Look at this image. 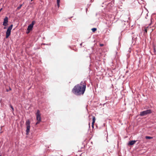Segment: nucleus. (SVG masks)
Wrapping results in <instances>:
<instances>
[{
    "instance_id": "nucleus-8",
    "label": "nucleus",
    "mask_w": 156,
    "mask_h": 156,
    "mask_svg": "<svg viewBox=\"0 0 156 156\" xmlns=\"http://www.w3.org/2000/svg\"><path fill=\"white\" fill-rule=\"evenodd\" d=\"M136 142V140H132L129 142L128 145H132L134 144Z\"/></svg>"
},
{
    "instance_id": "nucleus-17",
    "label": "nucleus",
    "mask_w": 156,
    "mask_h": 156,
    "mask_svg": "<svg viewBox=\"0 0 156 156\" xmlns=\"http://www.w3.org/2000/svg\"><path fill=\"white\" fill-rule=\"evenodd\" d=\"M30 31H28L27 32V34H28L30 32Z\"/></svg>"
},
{
    "instance_id": "nucleus-23",
    "label": "nucleus",
    "mask_w": 156,
    "mask_h": 156,
    "mask_svg": "<svg viewBox=\"0 0 156 156\" xmlns=\"http://www.w3.org/2000/svg\"><path fill=\"white\" fill-rule=\"evenodd\" d=\"M1 12V11H0V12Z\"/></svg>"
},
{
    "instance_id": "nucleus-19",
    "label": "nucleus",
    "mask_w": 156,
    "mask_h": 156,
    "mask_svg": "<svg viewBox=\"0 0 156 156\" xmlns=\"http://www.w3.org/2000/svg\"><path fill=\"white\" fill-rule=\"evenodd\" d=\"M9 90H11V89L10 87H9Z\"/></svg>"
},
{
    "instance_id": "nucleus-5",
    "label": "nucleus",
    "mask_w": 156,
    "mask_h": 156,
    "mask_svg": "<svg viewBox=\"0 0 156 156\" xmlns=\"http://www.w3.org/2000/svg\"><path fill=\"white\" fill-rule=\"evenodd\" d=\"M26 125L27 126L26 132L27 134L28 135L30 132V121L29 120H27L26 122Z\"/></svg>"
},
{
    "instance_id": "nucleus-9",
    "label": "nucleus",
    "mask_w": 156,
    "mask_h": 156,
    "mask_svg": "<svg viewBox=\"0 0 156 156\" xmlns=\"http://www.w3.org/2000/svg\"><path fill=\"white\" fill-rule=\"evenodd\" d=\"M92 127L93 128H94V123L95 122V117L94 116H93L92 117Z\"/></svg>"
},
{
    "instance_id": "nucleus-16",
    "label": "nucleus",
    "mask_w": 156,
    "mask_h": 156,
    "mask_svg": "<svg viewBox=\"0 0 156 156\" xmlns=\"http://www.w3.org/2000/svg\"><path fill=\"white\" fill-rule=\"evenodd\" d=\"M100 46L102 47L104 45V44H100Z\"/></svg>"
},
{
    "instance_id": "nucleus-6",
    "label": "nucleus",
    "mask_w": 156,
    "mask_h": 156,
    "mask_svg": "<svg viewBox=\"0 0 156 156\" xmlns=\"http://www.w3.org/2000/svg\"><path fill=\"white\" fill-rule=\"evenodd\" d=\"M35 21H33L32 22V23L29 25L28 27L27 30L28 31H30L31 30H32V28L33 27L34 25L35 24Z\"/></svg>"
},
{
    "instance_id": "nucleus-14",
    "label": "nucleus",
    "mask_w": 156,
    "mask_h": 156,
    "mask_svg": "<svg viewBox=\"0 0 156 156\" xmlns=\"http://www.w3.org/2000/svg\"><path fill=\"white\" fill-rule=\"evenodd\" d=\"M10 106L12 110V111L13 112L14 111V110L13 108V107L11 105H10Z\"/></svg>"
},
{
    "instance_id": "nucleus-4",
    "label": "nucleus",
    "mask_w": 156,
    "mask_h": 156,
    "mask_svg": "<svg viewBox=\"0 0 156 156\" xmlns=\"http://www.w3.org/2000/svg\"><path fill=\"white\" fill-rule=\"evenodd\" d=\"M152 112V111L151 109L147 110L140 112V115L141 116L145 115L148 114H149Z\"/></svg>"
},
{
    "instance_id": "nucleus-2",
    "label": "nucleus",
    "mask_w": 156,
    "mask_h": 156,
    "mask_svg": "<svg viewBox=\"0 0 156 156\" xmlns=\"http://www.w3.org/2000/svg\"><path fill=\"white\" fill-rule=\"evenodd\" d=\"M36 119L37 122L36 123V125H37L40 123L41 121V114L40 113V111L39 110H37L36 113Z\"/></svg>"
},
{
    "instance_id": "nucleus-20",
    "label": "nucleus",
    "mask_w": 156,
    "mask_h": 156,
    "mask_svg": "<svg viewBox=\"0 0 156 156\" xmlns=\"http://www.w3.org/2000/svg\"><path fill=\"white\" fill-rule=\"evenodd\" d=\"M4 28V29H6V27H5Z\"/></svg>"
},
{
    "instance_id": "nucleus-13",
    "label": "nucleus",
    "mask_w": 156,
    "mask_h": 156,
    "mask_svg": "<svg viewBox=\"0 0 156 156\" xmlns=\"http://www.w3.org/2000/svg\"><path fill=\"white\" fill-rule=\"evenodd\" d=\"M91 30H92L93 32H94L97 30V29L96 28H93L91 29Z\"/></svg>"
},
{
    "instance_id": "nucleus-7",
    "label": "nucleus",
    "mask_w": 156,
    "mask_h": 156,
    "mask_svg": "<svg viewBox=\"0 0 156 156\" xmlns=\"http://www.w3.org/2000/svg\"><path fill=\"white\" fill-rule=\"evenodd\" d=\"M8 17H6L4 19V21L3 23V25L5 26H7L8 24Z\"/></svg>"
},
{
    "instance_id": "nucleus-3",
    "label": "nucleus",
    "mask_w": 156,
    "mask_h": 156,
    "mask_svg": "<svg viewBox=\"0 0 156 156\" xmlns=\"http://www.w3.org/2000/svg\"><path fill=\"white\" fill-rule=\"evenodd\" d=\"M13 27V25H11L7 29L6 32V38H7L10 35L11 31Z\"/></svg>"
},
{
    "instance_id": "nucleus-11",
    "label": "nucleus",
    "mask_w": 156,
    "mask_h": 156,
    "mask_svg": "<svg viewBox=\"0 0 156 156\" xmlns=\"http://www.w3.org/2000/svg\"><path fill=\"white\" fill-rule=\"evenodd\" d=\"M60 0H57V4L58 7H59V6Z\"/></svg>"
},
{
    "instance_id": "nucleus-22",
    "label": "nucleus",
    "mask_w": 156,
    "mask_h": 156,
    "mask_svg": "<svg viewBox=\"0 0 156 156\" xmlns=\"http://www.w3.org/2000/svg\"><path fill=\"white\" fill-rule=\"evenodd\" d=\"M0 156H2L1 155H0Z\"/></svg>"
},
{
    "instance_id": "nucleus-18",
    "label": "nucleus",
    "mask_w": 156,
    "mask_h": 156,
    "mask_svg": "<svg viewBox=\"0 0 156 156\" xmlns=\"http://www.w3.org/2000/svg\"><path fill=\"white\" fill-rule=\"evenodd\" d=\"M2 8L0 9V11L1 12V11L2 10Z\"/></svg>"
},
{
    "instance_id": "nucleus-12",
    "label": "nucleus",
    "mask_w": 156,
    "mask_h": 156,
    "mask_svg": "<svg viewBox=\"0 0 156 156\" xmlns=\"http://www.w3.org/2000/svg\"><path fill=\"white\" fill-rule=\"evenodd\" d=\"M145 138L147 139H152L153 138V137H152L147 136H146Z\"/></svg>"
},
{
    "instance_id": "nucleus-10",
    "label": "nucleus",
    "mask_w": 156,
    "mask_h": 156,
    "mask_svg": "<svg viewBox=\"0 0 156 156\" xmlns=\"http://www.w3.org/2000/svg\"><path fill=\"white\" fill-rule=\"evenodd\" d=\"M150 28H151L149 27L148 26L144 27V31L145 33H147V30H148V29Z\"/></svg>"
},
{
    "instance_id": "nucleus-1",
    "label": "nucleus",
    "mask_w": 156,
    "mask_h": 156,
    "mask_svg": "<svg viewBox=\"0 0 156 156\" xmlns=\"http://www.w3.org/2000/svg\"><path fill=\"white\" fill-rule=\"evenodd\" d=\"M86 83L85 81H82L80 83L75 86L72 90V92L77 95H83L86 90Z\"/></svg>"
},
{
    "instance_id": "nucleus-15",
    "label": "nucleus",
    "mask_w": 156,
    "mask_h": 156,
    "mask_svg": "<svg viewBox=\"0 0 156 156\" xmlns=\"http://www.w3.org/2000/svg\"><path fill=\"white\" fill-rule=\"evenodd\" d=\"M22 5H20L19 6L17 7V9L18 10L20 9L21 8Z\"/></svg>"
},
{
    "instance_id": "nucleus-21",
    "label": "nucleus",
    "mask_w": 156,
    "mask_h": 156,
    "mask_svg": "<svg viewBox=\"0 0 156 156\" xmlns=\"http://www.w3.org/2000/svg\"><path fill=\"white\" fill-rule=\"evenodd\" d=\"M6 91L7 92H8L9 91V90H6Z\"/></svg>"
}]
</instances>
